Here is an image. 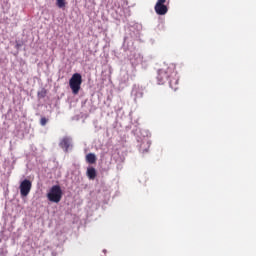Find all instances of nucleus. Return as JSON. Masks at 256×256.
Segmentation results:
<instances>
[{
    "instance_id": "1",
    "label": "nucleus",
    "mask_w": 256,
    "mask_h": 256,
    "mask_svg": "<svg viewBox=\"0 0 256 256\" xmlns=\"http://www.w3.org/2000/svg\"><path fill=\"white\" fill-rule=\"evenodd\" d=\"M175 75H177L175 64H169L166 69H160L157 75L158 85H165V82Z\"/></svg>"
},
{
    "instance_id": "2",
    "label": "nucleus",
    "mask_w": 256,
    "mask_h": 256,
    "mask_svg": "<svg viewBox=\"0 0 256 256\" xmlns=\"http://www.w3.org/2000/svg\"><path fill=\"white\" fill-rule=\"evenodd\" d=\"M47 199L51 203H59L61 199H63V190H61V186H52L50 191L47 193Z\"/></svg>"
},
{
    "instance_id": "3",
    "label": "nucleus",
    "mask_w": 256,
    "mask_h": 256,
    "mask_svg": "<svg viewBox=\"0 0 256 256\" xmlns=\"http://www.w3.org/2000/svg\"><path fill=\"white\" fill-rule=\"evenodd\" d=\"M83 83V77L79 73H75L69 80L70 89L72 93L77 95L81 91V84Z\"/></svg>"
},
{
    "instance_id": "4",
    "label": "nucleus",
    "mask_w": 256,
    "mask_h": 256,
    "mask_svg": "<svg viewBox=\"0 0 256 256\" xmlns=\"http://www.w3.org/2000/svg\"><path fill=\"white\" fill-rule=\"evenodd\" d=\"M167 0H157L154 10L157 15H167L169 8H167Z\"/></svg>"
},
{
    "instance_id": "5",
    "label": "nucleus",
    "mask_w": 256,
    "mask_h": 256,
    "mask_svg": "<svg viewBox=\"0 0 256 256\" xmlns=\"http://www.w3.org/2000/svg\"><path fill=\"white\" fill-rule=\"evenodd\" d=\"M31 187H33V184L30 182V180H23L20 183V195L21 197H27V195H29V193H31Z\"/></svg>"
},
{
    "instance_id": "6",
    "label": "nucleus",
    "mask_w": 256,
    "mask_h": 256,
    "mask_svg": "<svg viewBox=\"0 0 256 256\" xmlns=\"http://www.w3.org/2000/svg\"><path fill=\"white\" fill-rule=\"evenodd\" d=\"M169 79V85L171 87V89H173L174 91H177V89H179V76L174 75V76H171Z\"/></svg>"
},
{
    "instance_id": "7",
    "label": "nucleus",
    "mask_w": 256,
    "mask_h": 256,
    "mask_svg": "<svg viewBox=\"0 0 256 256\" xmlns=\"http://www.w3.org/2000/svg\"><path fill=\"white\" fill-rule=\"evenodd\" d=\"M59 146L61 147V149H64L65 152L67 153V151H69V147H71V138L69 137H64L61 141Z\"/></svg>"
},
{
    "instance_id": "8",
    "label": "nucleus",
    "mask_w": 256,
    "mask_h": 256,
    "mask_svg": "<svg viewBox=\"0 0 256 256\" xmlns=\"http://www.w3.org/2000/svg\"><path fill=\"white\" fill-rule=\"evenodd\" d=\"M86 175H87L88 179L93 181V179H95V177H97V170H95V168H93V167H88Z\"/></svg>"
},
{
    "instance_id": "9",
    "label": "nucleus",
    "mask_w": 256,
    "mask_h": 256,
    "mask_svg": "<svg viewBox=\"0 0 256 256\" xmlns=\"http://www.w3.org/2000/svg\"><path fill=\"white\" fill-rule=\"evenodd\" d=\"M86 161L90 165H94V163H97V156L94 153H89L86 155Z\"/></svg>"
},
{
    "instance_id": "10",
    "label": "nucleus",
    "mask_w": 256,
    "mask_h": 256,
    "mask_svg": "<svg viewBox=\"0 0 256 256\" xmlns=\"http://www.w3.org/2000/svg\"><path fill=\"white\" fill-rule=\"evenodd\" d=\"M56 5L59 7V9H63V7L67 5V2H65V0H56Z\"/></svg>"
},
{
    "instance_id": "11",
    "label": "nucleus",
    "mask_w": 256,
    "mask_h": 256,
    "mask_svg": "<svg viewBox=\"0 0 256 256\" xmlns=\"http://www.w3.org/2000/svg\"><path fill=\"white\" fill-rule=\"evenodd\" d=\"M49 121V119H47V118H45V117H42L41 119H40V125L42 126V127H45V125H47V122Z\"/></svg>"
}]
</instances>
